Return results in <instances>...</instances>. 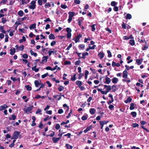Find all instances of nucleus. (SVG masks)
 Segmentation results:
<instances>
[{"label":"nucleus","instance_id":"obj_29","mask_svg":"<svg viewBox=\"0 0 149 149\" xmlns=\"http://www.w3.org/2000/svg\"><path fill=\"white\" fill-rule=\"evenodd\" d=\"M36 65H35L34 67L32 68V70L33 71H34L36 72H37L39 71V69L38 68H36Z\"/></svg>","mask_w":149,"mask_h":149},{"label":"nucleus","instance_id":"obj_52","mask_svg":"<svg viewBox=\"0 0 149 149\" xmlns=\"http://www.w3.org/2000/svg\"><path fill=\"white\" fill-rule=\"evenodd\" d=\"M132 126L134 128L138 127L139 125L137 123H133L132 125Z\"/></svg>","mask_w":149,"mask_h":149},{"label":"nucleus","instance_id":"obj_5","mask_svg":"<svg viewBox=\"0 0 149 149\" xmlns=\"http://www.w3.org/2000/svg\"><path fill=\"white\" fill-rule=\"evenodd\" d=\"M97 90L98 91H100L101 93L102 94L106 95L109 92L106 90H105V91H103L102 90V89H100L99 88H97Z\"/></svg>","mask_w":149,"mask_h":149},{"label":"nucleus","instance_id":"obj_37","mask_svg":"<svg viewBox=\"0 0 149 149\" xmlns=\"http://www.w3.org/2000/svg\"><path fill=\"white\" fill-rule=\"evenodd\" d=\"M0 30L1 31V32L3 33H6V31L4 30L3 26H0Z\"/></svg>","mask_w":149,"mask_h":149},{"label":"nucleus","instance_id":"obj_47","mask_svg":"<svg viewBox=\"0 0 149 149\" xmlns=\"http://www.w3.org/2000/svg\"><path fill=\"white\" fill-rule=\"evenodd\" d=\"M132 2V0H131L130 1H129L128 2L127 4V5L129 6L128 7L129 8H131L132 7V4H131V3Z\"/></svg>","mask_w":149,"mask_h":149},{"label":"nucleus","instance_id":"obj_36","mask_svg":"<svg viewBox=\"0 0 149 149\" xmlns=\"http://www.w3.org/2000/svg\"><path fill=\"white\" fill-rule=\"evenodd\" d=\"M132 15L130 14H127L126 15V19H130L132 18Z\"/></svg>","mask_w":149,"mask_h":149},{"label":"nucleus","instance_id":"obj_30","mask_svg":"<svg viewBox=\"0 0 149 149\" xmlns=\"http://www.w3.org/2000/svg\"><path fill=\"white\" fill-rule=\"evenodd\" d=\"M25 88L28 91H30L32 90V87L30 86L29 85L25 86Z\"/></svg>","mask_w":149,"mask_h":149},{"label":"nucleus","instance_id":"obj_61","mask_svg":"<svg viewBox=\"0 0 149 149\" xmlns=\"http://www.w3.org/2000/svg\"><path fill=\"white\" fill-rule=\"evenodd\" d=\"M113 10L117 12L118 10V7L117 6H114Z\"/></svg>","mask_w":149,"mask_h":149},{"label":"nucleus","instance_id":"obj_40","mask_svg":"<svg viewBox=\"0 0 149 149\" xmlns=\"http://www.w3.org/2000/svg\"><path fill=\"white\" fill-rule=\"evenodd\" d=\"M26 41V39L24 36H23L22 37V39H20L19 40V42L20 43H21L25 41Z\"/></svg>","mask_w":149,"mask_h":149},{"label":"nucleus","instance_id":"obj_8","mask_svg":"<svg viewBox=\"0 0 149 149\" xmlns=\"http://www.w3.org/2000/svg\"><path fill=\"white\" fill-rule=\"evenodd\" d=\"M104 88H106V90L108 91L109 92L111 89V86L110 85H104Z\"/></svg>","mask_w":149,"mask_h":149},{"label":"nucleus","instance_id":"obj_16","mask_svg":"<svg viewBox=\"0 0 149 149\" xmlns=\"http://www.w3.org/2000/svg\"><path fill=\"white\" fill-rule=\"evenodd\" d=\"M132 99L130 97H127V100L125 101L124 102L126 103H130L132 101Z\"/></svg>","mask_w":149,"mask_h":149},{"label":"nucleus","instance_id":"obj_63","mask_svg":"<svg viewBox=\"0 0 149 149\" xmlns=\"http://www.w3.org/2000/svg\"><path fill=\"white\" fill-rule=\"evenodd\" d=\"M56 42L54 41L53 40L52 42H51L50 43V45L51 46H53L56 45Z\"/></svg>","mask_w":149,"mask_h":149},{"label":"nucleus","instance_id":"obj_32","mask_svg":"<svg viewBox=\"0 0 149 149\" xmlns=\"http://www.w3.org/2000/svg\"><path fill=\"white\" fill-rule=\"evenodd\" d=\"M116 86L115 85H113L111 86V90L112 91L115 92L116 91Z\"/></svg>","mask_w":149,"mask_h":149},{"label":"nucleus","instance_id":"obj_14","mask_svg":"<svg viewBox=\"0 0 149 149\" xmlns=\"http://www.w3.org/2000/svg\"><path fill=\"white\" fill-rule=\"evenodd\" d=\"M11 116V117H9L8 118L10 120H15L16 118V116L14 114L12 115Z\"/></svg>","mask_w":149,"mask_h":149},{"label":"nucleus","instance_id":"obj_39","mask_svg":"<svg viewBox=\"0 0 149 149\" xmlns=\"http://www.w3.org/2000/svg\"><path fill=\"white\" fill-rule=\"evenodd\" d=\"M65 146L67 149H72L73 148L72 146L68 143L66 144Z\"/></svg>","mask_w":149,"mask_h":149},{"label":"nucleus","instance_id":"obj_53","mask_svg":"<svg viewBox=\"0 0 149 149\" xmlns=\"http://www.w3.org/2000/svg\"><path fill=\"white\" fill-rule=\"evenodd\" d=\"M95 24H94L91 26V31H94L95 30Z\"/></svg>","mask_w":149,"mask_h":149},{"label":"nucleus","instance_id":"obj_20","mask_svg":"<svg viewBox=\"0 0 149 149\" xmlns=\"http://www.w3.org/2000/svg\"><path fill=\"white\" fill-rule=\"evenodd\" d=\"M49 38L50 40H54L55 39V36L54 34H50L49 36Z\"/></svg>","mask_w":149,"mask_h":149},{"label":"nucleus","instance_id":"obj_21","mask_svg":"<svg viewBox=\"0 0 149 149\" xmlns=\"http://www.w3.org/2000/svg\"><path fill=\"white\" fill-rule=\"evenodd\" d=\"M30 52L31 55H33L35 57H36L37 56V53L34 52L32 49H31L30 50Z\"/></svg>","mask_w":149,"mask_h":149},{"label":"nucleus","instance_id":"obj_64","mask_svg":"<svg viewBox=\"0 0 149 149\" xmlns=\"http://www.w3.org/2000/svg\"><path fill=\"white\" fill-rule=\"evenodd\" d=\"M85 47V45H84L81 44L79 46V49H83Z\"/></svg>","mask_w":149,"mask_h":149},{"label":"nucleus","instance_id":"obj_55","mask_svg":"<svg viewBox=\"0 0 149 149\" xmlns=\"http://www.w3.org/2000/svg\"><path fill=\"white\" fill-rule=\"evenodd\" d=\"M2 22L3 24H5L7 21V19L5 18L2 17L1 18Z\"/></svg>","mask_w":149,"mask_h":149},{"label":"nucleus","instance_id":"obj_2","mask_svg":"<svg viewBox=\"0 0 149 149\" xmlns=\"http://www.w3.org/2000/svg\"><path fill=\"white\" fill-rule=\"evenodd\" d=\"M33 107V105L30 106L28 107L26 109H24V111L27 114H28L29 113H31V111H32Z\"/></svg>","mask_w":149,"mask_h":149},{"label":"nucleus","instance_id":"obj_19","mask_svg":"<svg viewBox=\"0 0 149 149\" xmlns=\"http://www.w3.org/2000/svg\"><path fill=\"white\" fill-rule=\"evenodd\" d=\"M138 41L140 43H142L145 42V44L146 45H147V41H145V39H144L143 40L142 39H141L139 38H138Z\"/></svg>","mask_w":149,"mask_h":149},{"label":"nucleus","instance_id":"obj_12","mask_svg":"<svg viewBox=\"0 0 149 149\" xmlns=\"http://www.w3.org/2000/svg\"><path fill=\"white\" fill-rule=\"evenodd\" d=\"M123 77L124 78L126 79L127 77L128 72L126 70H124L123 72Z\"/></svg>","mask_w":149,"mask_h":149},{"label":"nucleus","instance_id":"obj_24","mask_svg":"<svg viewBox=\"0 0 149 149\" xmlns=\"http://www.w3.org/2000/svg\"><path fill=\"white\" fill-rule=\"evenodd\" d=\"M10 54L11 55H13L15 52V48H13L10 49Z\"/></svg>","mask_w":149,"mask_h":149},{"label":"nucleus","instance_id":"obj_35","mask_svg":"<svg viewBox=\"0 0 149 149\" xmlns=\"http://www.w3.org/2000/svg\"><path fill=\"white\" fill-rule=\"evenodd\" d=\"M58 90L59 91H61L64 89V87L62 86H60L58 88Z\"/></svg>","mask_w":149,"mask_h":149},{"label":"nucleus","instance_id":"obj_34","mask_svg":"<svg viewBox=\"0 0 149 149\" xmlns=\"http://www.w3.org/2000/svg\"><path fill=\"white\" fill-rule=\"evenodd\" d=\"M51 5L49 2L46 3L44 6L45 8L51 7Z\"/></svg>","mask_w":149,"mask_h":149},{"label":"nucleus","instance_id":"obj_54","mask_svg":"<svg viewBox=\"0 0 149 149\" xmlns=\"http://www.w3.org/2000/svg\"><path fill=\"white\" fill-rule=\"evenodd\" d=\"M84 75V73H80L78 75V79L79 80L80 79L81 77L83 76Z\"/></svg>","mask_w":149,"mask_h":149},{"label":"nucleus","instance_id":"obj_38","mask_svg":"<svg viewBox=\"0 0 149 149\" xmlns=\"http://www.w3.org/2000/svg\"><path fill=\"white\" fill-rule=\"evenodd\" d=\"M117 4V3L115 1H112L111 3V5L112 6H115Z\"/></svg>","mask_w":149,"mask_h":149},{"label":"nucleus","instance_id":"obj_51","mask_svg":"<svg viewBox=\"0 0 149 149\" xmlns=\"http://www.w3.org/2000/svg\"><path fill=\"white\" fill-rule=\"evenodd\" d=\"M52 118V117L51 116H47L44 119V121H46L47 120H49L51 118Z\"/></svg>","mask_w":149,"mask_h":149},{"label":"nucleus","instance_id":"obj_42","mask_svg":"<svg viewBox=\"0 0 149 149\" xmlns=\"http://www.w3.org/2000/svg\"><path fill=\"white\" fill-rule=\"evenodd\" d=\"M134 103H131L130 105V110H132L134 109Z\"/></svg>","mask_w":149,"mask_h":149},{"label":"nucleus","instance_id":"obj_57","mask_svg":"<svg viewBox=\"0 0 149 149\" xmlns=\"http://www.w3.org/2000/svg\"><path fill=\"white\" fill-rule=\"evenodd\" d=\"M24 46L23 45H21L19 47V50L22 51L24 49Z\"/></svg>","mask_w":149,"mask_h":149},{"label":"nucleus","instance_id":"obj_17","mask_svg":"<svg viewBox=\"0 0 149 149\" xmlns=\"http://www.w3.org/2000/svg\"><path fill=\"white\" fill-rule=\"evenodd\" d=\"M129 43L131 46H134L135 45V41L133 39H131L130 40Z\"/></svg>","mask_w":149,"mask_h":149},{"label":"nucleus","instance_id":"obj_25","mask_svg":"<svg viewBox=\"0 0 149 149\" xmlns=\"http://www.w3.org/2000/svg\"><path fill=\"white\" fill-rule=\"evenodd\" d=\"M34 84L36 87H38L39 85L40 84L39 83V81L38 80H36L34 81Z\"/></svg>","mask_w":149,"mask_h":149},{"label":"nucleus","instance_id":"obj_13","mask_svg":"<svg viewBox=\"0 0 149 149\" xmlns=\"http://www.w3.org/2000/svg\"><path fill=\"white\" fill-rule=\"evenodd\" d=\"M105 81L104 82V83L109 84L110 83L111 81V79L108 77H106L105 79Z\"/></svg>","mask_w":149,"mask_h":149},{"label":"nucleus","instance_id":"obj_44","mask_svg":"<svg viewBox=\"0 0 149 149\" xmlns=\"http://www.w3.org/2000/svg\"><path fill=\"white\" fill-rule=\"evenodd\" d=\"M131 114L132 116L134 118L136 116L137 113L135 111H133L131 113Z\"/></svg>","mask_w":149,"mask_h":149},{"label":"nucleus","instance_id":"obj_28","mask_svg":"<svg viewBox=\"0 0 149 149\" xmlns=\"http://www.w3.org/2000/svg\"><path fill=\"white\" fill-rule=\"evenodd\" d=\"M95 110L94 108H91L90 110V113L91 114H94L95 113Z\"/></svg>","mask_w":149,"mask_h":149},{"label":"nucleus","instance_id":"obj_62","mask_svg":"<svg viewBox=\"0 0 149 149\" xmlns=\"http://www.w3.org/2000/svg\"><path fill=\"white\" fill-rule=\"evenodd\" d=\"M114 107V106L112 104L109 105V109L111 110H113Z\"/></svg>","mask_w":149,"mask_h":149},{"label":"nucleus","instance_id":"obj_6","mask_svg":"<svg viewBox=\"0 0 149 149\" xmlns=\"http://www.w3.org/2000/svg\"><path fill=\"white\" fill-rule=\"evenodd\" d=\"M82 36V35L81 34H79V35L76 36L75 39H74L76 43L79 41L80 38H81Z\"/></svg>","mask_w":149,"mask_h":149},{"label":"nucleus","instance_id":"obj_56","mask_svg":"<svg viewBox=\"0 0 149 149\" xmlns=\"http://www.w3.org/2000/svg\"><path fill=\"white\" fill-rule=\"evenodd\" d=\"M38 3L40 6H42V0H38Z\"/></svg>","mask_w":149,"mask_h":149},{"label":"nucleus","instance_id":"obj_59","mask_svg":"<svg viewBox=\"0 0 149 149\" xmlns=\"http://www.w3.org/2000/svg\"><path fill=\"white\" fill-rule=\"evenodd\" d=\"M71 134L70 133H68L64 135V136H68V138H70L71 137Z\"/></svg>","mask_w":149,"mask_h":149},{"label":"nucleus","instance_id":"obj_1","mask_svg":"<svg viewBox=\"0 0 149 149\" xmlns=\"http://www.w3.org/2000/svg\"><path fill=\"white\" fill-rule=\"evenodd\" d=\"M20 133V132L15 131L14 132L12 137H11L12 139H17L18 138L19 134Z\"/></svg>","mask_w":149,"mask_h":149},{"label":"nucleus","instance_id":"obj_11","mask_svg":"<svg viewBox=\"0 0 149 149\" xmlns=\"http://www.w3.org/2000/svg\"><path fill=\"white\" fill-rule=\"evenodd\" d=\"M48 58V56H44L42 57V59L41 61V63H43L45 61V62H46L47 61V59Z\"/></svg>","mask_w":149,"mask_h":149},{"label":"nucleus","instance_id":"obj_4","mask_svg":"<svg viewBox=\"0 0 149 149\" xmlns=\"http://www.w3.org/2000/svg\"><path fill=\"white\" fill-rule=\"evenodd\" d=\"M66 31L67 32V37L68 38H70L71 36V33L72 30L70 28H67L66 29Z\"/></svg>","mask_w":149,"mask_h":149},{"label":"nucleus","instance_id":"obj_10","mask_svg":"<svg viewBox=\"0 0 149 149\" xmlns=\"http://www.w3.org/2000/svg\"><path fill=\"white\" fill-rule=\"evenodd\" d=\"M61 138L60 137L55 138L54 137L52 138V140L53 141L54 143H57L58 141Z\"/></svg>","mask_w":149,"mask_h":149},{"label":"nucleus","instance_id":"obj_33","mask_svg":"<svg viewBox=\"0 0 149 149\" xmlns=\"http://www.w3.org/2000/svg\"><path fill=\"white\" fill-rule=\"evenodd\" d=\"M142 60L141 61L140 59H136V62L137 63V64L138 65H141L142 62Z\"/></svg>","mask_w":149,"mask_h":149},{"label":"nucleus","instance_id":"obj_27","mask_svg":"<svg viewBox=\"0 0 149 149\" xmlns=\"http://www.w3.org/2000/svg\"><path fill=\"white\" fill-rule=\"evenodd\" d=\"M76 74H74L73 75H71V79L72 81H75L76 79Z\"/></svg>","mask_w":149,"mask_h":149},{"label":"nucleus","instance_id":"obj_22","mask_svg":"<svg viewBox=\"0 0 149 149\" xmlns=\"http://www.w3.org/2000/svg\"><path fill=\"white\" fill-rule=\"evenodd\" d=\"M76 84L78 85V87L81 86L82 84L81 81L79 80H77L76 82Z\"/></svg>","mask_w":149,"mask_h":149},{"label":"nucleus","instance_id":"obj_3","mask_svg":"<svg viewBox=\"0 0 149 149\" xmlns=\"http://www.w3.org/2000/svg\"><path fill=\"white\" fill-rule=\"evenodd\" d=\"M36 1H32L31 2V5L29 6V8L30 9H34L35 8L36 5Z\"/></svg>","mask_w":149,"mask_h":149},{"label":"nucleus","instance_id":"obj_46","mask_svg":"<svg viewBox=\"0 0 149 149\" xmlns=\"http://www.w3.org/2000/svg\"><path fill=\"white\" fill-rule=\"evenodd\" d=\"M148 46L147 45H144L142 47V49L143 50H145L147 49L148 48Z\"/></svg>","mask_w":149,"mask_h":149},{"label":"nucleus","instance_id":"obj_26","mask_svg":"<svg viewBox=\"0 0 149 149\" xmlns=\"http://www.w3.org/2000/svg\"><path fill=\"white\" fill-rule=\"evenodd\" d=\"M89 54L87 52H84L82 53V56L81 57V58L84 59L86 58V56H88Z\"/></svg>","mask_w":149,"mask_h":149},{"label":"nucleus","instance_id":"obj_43","mask_svg":"<svg viewBox=\"0 0 149 149\" xmlns=\"http://www.w3.org/2000/svg\"><path fill=\"white\" fill-rule=\"evenodd\" d=\"M18 13L20 17H22L23 15L24 12L22 10H20L18 12Z\"/></svg>","mask_w":149,"mask_h":149},{"label":"nucleus","instance_id":"obj_7","mask_svg":"<svg viewBox=\"0 0 149 149\" xmlns=\"http://www.w3.org/2000/svg\"><path fill=\"white\" fill-rule=\"evenodd\" d=\"M8 107V106L6 104H4L0 106V109L1 111L5 110Z\"/></svg>","mask_w":149,"mask_h":149},{"label":"nucleus","instance_id":"obj_45","mask_svg":"<svg viewBox=\"0 0 149 149\" xmlns=\"http://www.w3.org/2000/svg\"><path fill=\"white\" fill-rule=\"evenodd\" d=\"M55 128L57 130H58L60 128V126L59 124L56 123L55 124Z\"/></svg>","mask_w":149,"mask_h":149},{"label":"nucleus","instance_id":"obj_31","mask_svg":"<svg viewBox=\"0 0 149 149\" xmlns=\"http://www.w3.org/2000/svg\"><path fill=\"white\" fill-rule=\"evenodd\" d=\"M36 24L35 23L31 24L29 28L30 29H34L36 28Z\"/></svg>","mask_w":149,"mask_h":149},{"label":"nucleus","instance_id":"obj_49","mask_svg":"<svg viewBox=\"0 0 149 149\" xmlns=\"http://www.w3.org/2000/svg\"><path fill=\"white\" fill-rule=\"evenodd\" d=\"M83 20L80 19L79 18L77 20V21L78 22V24L79 26L81 27V22Z\"/></svg>","mask_w":149,"mask_h":149},{"label":"nucleus","instance_id":"obj_60","mask_svg":"<svg viewBox=\"0 0 149 149\" xmlns=\"http://www.w3.org/2000/svg\"><path fill=\"white\" fill-rule=\"evenodd\" d=\"M61 8L63 9H65L68 7L67 5L62 4L61 5Z\"/></svg>","mask_w":149,"mask_h":149},{"label":"nucleus","instance_id":"obj_9","mask_svg":"<svg viewBox=\"0 0 149 149\" xmlns=\"http://www.w3.org/2000/svg\"><path fill=\"white\" fill-rule=\"evenodd\" d=\"M104 53L103 52H101L98 54V56L101 59L104 57Z\"/></svg>","mask_w":149,"mask_h":149},{"label":"nucleus","instance_id":"obj_15","mask_svg":"<svg viewBox=\"0 0 149 149\" xmlns=\"http://www.w3.org/2000/svg\"><path fill=\"white\" fill-rule=\"evenodd\" d=\"M92 126L91 125H90L85 130H84V132L85 133H86L87 132L89 131L90 129H91L92 128Z\"/></svg>","mask_w":149,"mask_h":149},{"label":"nucleus","instance_id":"obj_18","mask_svg":"<svg viewBox=\"0 0 149 149\" xmlns=\"http://www.w3.org/2000/svg\"><path fill=\"white\" fill-rule=\"evenodd\" d=\"M118 81V79L117 78L114 77L112 79V82L113 84L117 83Z\"/></svg>","mask_w":149,"mask_h":149},{"label":"nucleus","instance_id":"obj_58","mask_svg":"<svg viewBox=\"0 0 149 149\" xmlns=\"http://www.w3.org/2000/svg\"><path fill=\"white\" fill-rule=\"evenodd\" d=\"M48 72H47L45 74H44L42 75V78H44L46 77L48 75Z\"/></svg>","mask_w":149,"mask_h":149},{"label":"nucleus","instance_id":"obj_23","mask_svg":"<svg viewBox=\"0 0 149 149\" xmlns=\"http://www.w3.org/2000/svg\"><path fill=\"white\" fill-rule=\"evenodd\" d=\"M69 17H72L75 15V13L74 12H69L68 13Z\"/></svg>","mask_w":149,"mask_h":149},{"label":"nucleus","instance_id":"obj_41","mask_svg":"<svg viewBox=\"0 0 149 149\" xmlns=\"http://www.w3.org/2000/svg\"><path fill=\"white\" fill-rule=\"evenodd\" d=\"M90 70L92 71L93 73L94 74H96V76L97 77V74L96 73L95 69H93L92 68H90Z\"/></svg>","mask_w":149,"mask_h":149},{"label":"nucleus","instance_id":"obj_48","mask_svg":"<svg viewBox=\"0 0 149 149\" xmlns=\"http://www.w3.org/2000/svg\"><path fill=\"white\" fill-rule=\"evenodd\" d=\"M52 133H51L47 135H46V136L47 137L49 136L51 137H52L55 134V132L54 131H52Z\"/></svg>","mask_w":149,"mask_h":149},{"label":"nucleus","instance_id":"obj_50","mask_svg":"<svg viewBox=\"0 0 149 149\" xmlns=\"http://www.w3.org/2000/svg\"><path fill=\"white\" fill-rule=\"evenodd\" d=\"M107 52L108 54V57L110 58L112 57V55L111 52L109 50H107Z\"/></svg>","mask_w":149,"mask_h":149}]
</instances>
